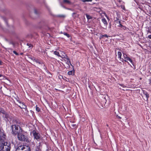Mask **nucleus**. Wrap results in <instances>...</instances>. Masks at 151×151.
<instances>
[{"instance_id":"f257e3e1","label":"nucleus","mask_w":151,"mask_h":151,"mask_svg":"<svg viewBox=\"0 0 151 151\" xmlns=\"http://www.w3.org/2000/svg\"><path fill=\"white\" fill-rule=\"evenodd\" d=\"M6 135L2 132L0 133V151H10V144L4 141Z\"/></svg>"},{"instance_id":"f03ea898","label":"nucleus","mask_w":151,"mask_h":151,"mask_svg":"<svg viewBox=\"0 0 151 151\" xmlns=\"http://www.w3.org/2000/svg\"><path fill=\"white\" fill-rule=\"evenodd\" d=\"M19 132L17 134V138L18 140L21 141H26L27 142H29V140L27 137L25 135L22 129L19 127Z\"/></svg>"},{"instance_id":"7ed1b4c3","label":"nucleus","mask_w":151,"mask_h":151,"mask_svg":"<svg viewBox=\"0 0 151 151\" xmlns=\"http://www.w3.org/2000/svg\"><path fill=\"white\" fill-rule=\"evenodd\" d=\"M29 147L27 145H23L19 146L16 149V151H30Z\"/></svg>"},{"instance_id":"20e7f679","label":"nucleus","mask_w":151,"mask_h":151,"mask_svg":"<svg viewBox=\"0 0 151 151\" xmlns=\"http://www.w3.org/2000/svg\"><path fill=\"white\" fill-rule=\"evenodd\" d=\"M16 103L21 109H23L25 111L26 114L27 113L28 111L27 110V106L24 104L23 102H21V101L16 99Z\"/></svg>"},{"instance_id":"39448f33","label":"nucleus","mask_w":151,"mask_h":151,"mask_svg":"<svg viewBox=\"0 0 151 151\" xmlns=\"http://www.w3.org/2000/svg\"><path fill=\"white\" fill-rule=\"evenodd\" d=\"M59 57H61L63 60L65 61L67 64H69L70 63V62L69 59L63 52H62L60 53Z\"/></svg>"},{"instance_id":"423d86ee","label":"nucleus","mask_w":151,"mask_h":151,"mask_svg":"<svg viewBox=\"0 0 151 151\" xmlns=\"http://www.w3.org/2000/svg\"><path fill=\"white\" fill-rule=\"evenodd\" d=\"M32 132L35 139H36L37 141H40L42 139V137L40 134L35 130H33Z\"/></svg>"},{"instance_id":"0eeeda50","label":"nucleus","mask_w":151,"mask_h":151,"mask_svg":"<svg viewBox=\"0 0 151 151\" xmlns=\"http://www.w3.org/2000/svg\"><path fill=\"white\" fill-rule=\"evenodd\" d=\"M11 127L13 134H16L17 133L18 134V133L19 132V131H18V129L19 128L20 129L19 127H20L19 126L14 124L12 125L11 126Z\"/></svg>"},{"instance_id":"6e6552de","label":"nucleus","mask_w":151,"mask_h":151,"mask_svg":"<svg viewBox=\"0 0 151 151\" xmlns=\"http://www.w3.org/2000/svg\"><path fill=\"white\" fill-rule=\"evenodd\" d=\"M2 116L3 118H6V119H8L10 117L9 114L6 112Z\"/></svg>"},{"instance_id":"1a4fd4ad","label":"nucleus","mask_w":151,"mask_h":151,"mask_svg":"<svg viewBox=\"0 0 151 151\" xmlns=\"http://www.w3.org/2000/svg\"><path fill=\"white\" fill-rule=\"evenodd\" d=\"M124 61L126 62H127L128 63H129V62L131 63H132V60L129 57L125 58Z\"/></svg>"},{"instance_id":"9d476101","label":"nucleus","mask_w":151,"mask_h":151,"mask_svg":"<svg viewBox=\"0 0 151 151\" xmlns=\"http://www.w3.org/2000/svg\"><path fill=\"white\" fill-rule=\"evenodd\" d=\"M101 21L104 25V27L106 28L107 24L106 19L105 18H104L102 19Z\"/></svg>"},{"instance_id":"9b49d317","label":"nucleus","mask_w":151,"mask_h":151,"mask_svg":"<svg viewBox=\"0 0 151 151\" xmlns=\"http://www.w3.org/2000/svg\"><path fill=\"white\" fill-rule=\"evenodd\" d=\"M30 59L32 60L33 62H35L36 63H38L40 64H42V63H41L40 62H39L38 60L35 59L34 58H30Z\"/></svg>"},{"instance_id":"f8f14e48","label":"nucleus","mask_w":151,"mask_h":151,"mask_svg":"<svg viewBox=\"0 0 151 151\" xmlns=\"http://www.w3.org/2000/svg\"><path fill=\"white\" fill-rule=\"evenodd\" d=\"M106 96H104L102 97L103 98V104L104 105L106 103Z\"/></svg>"},{"instance_id":"ddd939ff","label":"nucleus","mask_w":151,"mask_h":151,"mask_svg":"<svg viewBox=\"0 0 151 151\" xmlns=\"http://www.w3.org/2000/svg\"><path fill=\"white\" fill-rule=\"evenodd\" d=\"M144 96H145L146 97V100H147L149 97V95L147 92L144 93Z\"/></svg>"},{"instance_id":"4468645a","label":"nucleus","mask_w":151,"mask_h":151,"mask_svg":"<svg viewBox=\"0 0 151 151\" xmlns=\"http://www.w3.org/2000/svg\"><path fill=\"white\" fill-rule=\"evenodd\" d=\"M63 2L64 3L67 4H70V2L68 0H63Z\"/></svg>"},{"instance_id":"2eb2a0df","label":"nucleus","mask_w":151,"mask_h":151,"mask_svg":"<svg viewBox=\"0 0 151 151\" xmlns=\"http://www.w3.org/2000/svg\"><path fill=\"white\" fill-rule=\"evenodd\" d=\"M34 12L35 14L37 15H38L39 14V12L38 11V10L36 9H34Z\"/></svg>"},{"instance_id":"dca6fc26","label":"nucleus","mask_w":151,"mask_h":151,"mask_svg":"<svg viewBox=\"0 0 151 151\" xmlns=\"http://www.w3.org/2000/svg\"><path fill=\"white\" fill-rule=\"evenodd\" d=\"M53 52L54 54L58 56L59 57V56H60V53L58 51H55Z\"/></svg>"},{"instance_id":"f3484780","label":"nucleus","mask_w":151,"mask_h":151,"mask_svg":"<svg viewBox=\"0 0 151 151\" xmlns=\"http://www.w3.org/2000/svg\"><path fill=\"white\" fill-rule=\"evenodd\" d=\"M118 56V58H119L120 59H121V57L122 56V53L120 52H118L117 53Z\"/></svg>"},{"instance_id":"a211bd4d","label":"nucleus","mask_w":151,"mask_h":151,"mask_svg":"<svg viewBox=\"0 0 151 151\" xmlns=\"http://www.w3.org/2000/svg\"><path fill=\"white\" fill-rule=\"evenodd\" d=\"M6 112L2 109H0V112L3 115Z\"/></svg>"},{"instance_id":"6ab92c4d","label":"nucleus","mask_w":151,"mask_h":151,"mask_svg":"<svg viewBox=\"0 0 151 151\" xmlns=\"http://www.w3.org/2000/svg\"><path fill=\"white\" fill-rule=\"evenodd\" d=\"M101 37L103 38L104 37H108V36L107 35H101L100 36Z\"/></svg>"},{"instance_id":"aec40b11","label":"nucleus","mask_w":151,"mask_h":151,"mask_svg":"<svg viewBox=\"0 0 151 151\" xmlns=\"http://www.w3.org/2000/svg\"><path fill=\"white\" fill-rule=\"evenodd\" d=\"M86 15L87 18L88 19H91V17L90 15H88L87 14H86Z\"/></svg>"},{"instance_id":"412c9836","label":"nucleus","mask_w":151,"mask_h":151,"mask_svg":"<svg viewBox=\"0 0 151 151\" xmlns=\"http://www.w3.org/2000/svg\"><path fill=\"white\" fill-rule=\"evenodd\" d=\"M71 126L72 127H73V128H75L76 127V124H72L71 125Z\"/></svg>"},{"instance_id":"4be33fe9","label":"nucleus","mask_w":151,"mask_h":151,"mask_svg":"<svg viewBox=\"0 0 151 151\" xmlns=\"http://www.w3.org/2000/svg\"><path fill=\"white\" fill-rule=\"evenodd\" d=\"M63 34L65 35L66 36L68 37H70V35H69V34H68L64 32L63 33Z\"/></svg>"},{"instance_id":"5701e85b","label":"nucleus","mask_w":151,"mask_h":151,"mask_svg":"<svg viewBox=\"0 0 151 151\" xmlns=\"http://www.w3.org/2000/svg\"><path fill=\"white\" fill-rule=\"evenodd\" d=\"M81 1L83 2H85L91 1H92V0H81Z\"/></svg>"},{"instance_id":"b1692460","label":"nucleus","mask_w":151,"mask_h":151,"mask_svg":"<svg viewBox=\"0 0 151 151\" xmlns=\"http://www.w3.org/2000/svg\"><path fill=\"white\" fill-rule=\"evenodd\" d=\"M36 110L38 112L40 110V109L38 107H37V106H36Z\"/></svg>"},{"instance_id":"393cba45","label":"nucleus","mask_w":151,"mask_h":151,"mask_svg":"<svg viewBox=\"0 0 151 151\" xmlns=\"http://www.w3.org/2000/svg\"><path fill=\"white\" fill-rule=\"evenodd\" d=\"M72 73H73V72L72 71H69V72H68V74L69 75H71L72 74Z\"/></svg>"},{"instance_id":"a878e982","label":"nucleus","mask_w":151,"mask_h":151,"mask_svg":"<svg viewBox=\"0 0 151 151\" xmlns=\"http://www.w3.org/2000/svg\"><path fill=\"white\" fill-rule=\"evenodd\" d=\"M13 52L14 54H15V55H18V53H17L16 52V51H13Z\"/></svg>"},{"instance_id":"bb28decb","label":"nucleus","mask_w":151,"mask_h":151,"mask_svg":"<svg viewBox=\"0 0 151 151\" xmlns=\"http://www.w3.org/2000/svg\"><path fill=\"white\" fill-rule=\"evenodd\" d=\"M27 45L29 47H31L32 46V45L30 44H27Z\"/></svg>"},{"instance_id":"cd10ccee","label":"nucleus","mask_w":151,"mask_h":151,"mask_svg":"<svg viewBox=\"0 0 151 151\" xmlns=\"http://www.w3.org/2000/svg\"><path fill=\"white\" fill-rule=\"evenodd\" d=\"M120 88L121 89H122V90H124V91L127 90V89H123L121 88Z\"/></svg>"},{"instance_id":"c85d7f7f","label":"nucleus","mask_w":151,"mask_h":151,"mask_svg":"<svg viewBox=\"0 0 151 151\" xmlns=\"http://www.w3.org/2000/svg\"><path fill=\"white\" fill-rule=\"evenodd\" d=\"M123 56L124 58H125V57H127V55H125L124 54L123 55Z\"/></svg>"},{"instance_id":"c756f323","label":"nucleus","mask_w":151,"mask_h":151,"mask_svg":"<svg viewBox=\"0 0 151 151\" xmlns=\"http://www.w3.org/2000/svg\"><path fill=\"white\" fill-rule=\"evenodd\" d=\"M148 37L149 39H151V35H149V36H148Z\"/></svg>"},{"instance_id":"7c9ffc66","label":"nucleus","mask_w":151,"mask_h":151,"mask_svg":"<svg viewBox=\"0 0 151 151\" xmlns=\"http://www.w3.org/2000/svg\"><path fill=\"white\" fill-rule=\"evenodd\" d=\"M60 17H64L65 16L64 15H61L60 16Z\"/></svg>"},{"instance_id":"2f4dec72","label":"nucleus","mask_w":151,"mask_h":151,"mask_svg":"<svg viewBox=\"0 0 151 151\" xmlns=\"http://www.w3.org/2000/svg\"><path fill=\"white\" fill-rule=\"evenodd\" d=\"M117 116L118 117V118H119V119H121V117H120L119 116Z\"/></svg>"},{"instance_id":"473e14b6","label":"nucleus","mask_w":151,"mask_h":151,"mask_svg":"<svg viewBox=\"0 0 151 151\" xmlns=\"http://www.w3.org/2000/svg\"><path fill=\"white\" fill-rule=\"evenodd\" d=\"M149 81H150V84H151V79Z\"/></svg>"},{"instance_id":"72a5a7b5","label":"nucleus","mask_w":151,"mask_h":151,"mask_svg":"<svg viewBox=\"0 0 151 151\" xmlns=\"http://www.w3.org/2000/svg\"><path fill=\"white\" fill-rule=\"evenodd\" d=\"M2 62L1 61H0V65H1Z\"/></svg>"},{"instance_id":"f704fd0d","label":"nucleus","mask_w":151,"mask_h":151,"mask_svg":"<svg viewBox=\"0 0 151 151\" xmlns=\"http://www.w3.org/2000/svg\"><path fill=\"white\" fill-rule=\"evenodd\" d=\"M38 147V149H39L40 148V146L39 147Z\"/></svg>"},{"instance_id":"c9c22d12","label":"nucleus","mask_w":151,"mask_h":151,"mask_svg":"<svg viewBox=\"0 0 151 151\" xmlns=\"http://www.w3.org/2000/svg\"><path fill=\"white\" fill-rule=\"evenodd\" d=\"M2 76V75L0 74V77H1Z\"/></svg>"},{"instance_id":"e433bc0d","label":"nucleus","mask_w":151,"mask_h":151,"mask_svg":"<svg viewBox=\"0 0 151 151\" xmlns=\"http://www.w3.org/2000/svg\"><path fill=\"white\" fill-rule=\"evenodd\" d=\"M56 90H60L59 89H55Z\"/></svg>"},{"instance_id":"4c0bfd02","label":"nucleus","mask_w":151,"mask_h":151,"mask_svg":"<svg viewBox=\"0 0 151 151\" xmlns=\"http://www.w3.org/2000/svg\"><path fill=\"white\" fill-rule=\"evenodd\" d=\"M90 86H88V87H89V88H90Z\"/></svg>"},{"instance_id":"58836bf2","label":"nucleus","mask_w":151,"mask_h":151,"mask_svg":"<svg viewBox=\"0 0 151 151\" xmlns=\"http://www.w3.org/2000/svg\"><path fill=\"white\" fill-rule=\"evenodd\" d=\"M122 88H124V87L123 86V87H122Z\"/></svg>"}]
</instances>
